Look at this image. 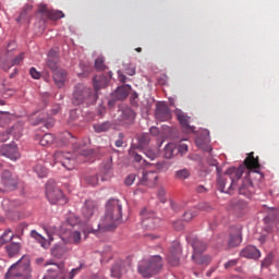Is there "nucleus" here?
I'll list each match as a JSON object with an SVG mask.
<instances>
[{
  "label": "nucleus",
  "instance_id": "bb28decb",
  "mask_svg": "<svg viewBox=\"0 0 279 279\" xmlns=\"http://www.w3.org/2000/svg\"><path fill=\"white\" fill-rule=\"evenodd\" d=\"M193 254L192 256H199L207 251V244L197 238L192 241Z\"/></svg>",
  "mask_w": 279,
  "mask_h": 279
},
{
  "label": "nucleus",
  "instance_id": "412c9836",
  "mask_svg": "<svg viewBox=\"0 0 279 279\" xmlns=\"http://www.w3.org/2000/svg\"><path fill=\"white\" fill-rule=\"evenodd\" d=\"M97 211H98V207L96 205V202H94V201H86L85 205L82 208V214H83L85 220H89L90 217L96 215Z\"/></svg>",
  "mask_w": 279,
  "mask_h": 279
},
{
  "label": "nucleus",
  "instance_id": "603ef678",
  "mask_svg": "<svg viewBox=\"0 0 279 279\" xmlns=\"http://www.w3.org/2000/svg\"><path fill=\"white\" fill-rule=\"evenodd\" d=\"M239 259H230V260H228L226 264H225V268L226 269H230V268H232V267H236L238 266V264H239Z\"/></svg>",
  "mask_w": 279,
  "mask_h": 279
},
{
  "label": "nucleus",
  "instance_id": "a18cd8bd",
  "mask_svg": "<svg viewBox=\"0 0 279 279\" xmlns=\"http://www.w3.org/2000/svg\"><path fill=\"white\" fill-rule=\"evenodd\" d=\"M130 156L134 158L135 162H142L143 165L146 163V160L143 159L142 156L136 153L135 149H130Z\"/></svg>",
  "mask_w": 279,
  "mask_h": 279
},
{
  "label": "nucleus",
  "instance_id": "f704fd0d",
  "mask_svg": "<svg viewBox=\"0 0 279 279\" xmlns=\"http://www.w3.org/2000/svg\"><path fill=\"white\" fill-rule=\"evenodd\" d=\"M150 142V135L149 134H142L137 137V148L145 149V147L148 146Z\"/></svg>",
  "mask_w": 279,
  "mask_h": 279
},
{
  "label": "nucleus",
  "instance_id": "b1692460",
  "mask_svg": "<svg viewBox=\"0 0 279 279\" xmlns=\"http://www.w3.org/2000/svg\"><path fill=\"white\" fill-rule=\"evenodd\" d=\"M47 65L53 72V74L59 69V53L53 49L48 52Z\"/></svg>",
  "mask_w": 279,
  "mask_h": 279
},
{
  "label": "nucleus",
  "instance_id": "774afa93",
  "mask_svg": "<svg viewBox=\"0 0 279 279\" xmlns=\"http://www.w3.org/2000/svg\"><path fill=\"white\" fill-rule=\"evenodd\" d=\"M81 271V268H74L71 270L69 279H74L76 274H78Z\"/></svg>",
  "mask_w": 279,
  "mask_h": 279
},
{
  "label": "nucleus",
  "instance_id": "6e6d98bb",
  "mask_svg": "<svg viewBox=\"0 0 279 279\" xmlns=\"http://www.w3.org/2000/svg\"><path fill=\"white\" fill-rule=\"evenodd\" d=\"M187 149H189V147L186 144H181V145L177 146V154H179V153L181 155L186 154Z\"/></svg>",
  "mask_w": 279,
  "mask_h": 279
},
{
  "label": "nucleus",
  "instance_id": "0eeeda50",
  "mask_svg": "<svg viewBox=\"0 0 279 279\" xmlns=\"http://www.w3.org/2000/svg\"><path fill=\"white\" fill-rule=\"evenodd\" d=\"M53 160L54 165H61V167L68 169V170H73L75 168V155L71 153H62V150H58L57 153L53 154Z\"/></svg>",
  "mask_w": 279,
  "mask_h": 279
},
{
  "label": "nucleus",
  "instance_id": "49530a36",
  "mask_svg": "<svg viewBox=\"0 0 279 279\" xmlns=\"http://www.w3.org/2000/svg\"><path fill=\"white\" fill-rule=\"evenodd\" d=\"M156 169L159 172H167V170L170 169V165L167 161H161V162L156 165Z\"/></svg>",
  "mask_w": 279,
  "mask_h": 279
},
{
  "label": "nucleus",
  "instance_id": "ddd939ff",
  "mask_svg": "<svg viewBox=\"0 0 279 279\" xmlns=\"http://www.w3.org/2000/svg\"><path fill=\"white\" fill-rule=\"evenodd\" d=\"M136 112L130 107H123L118 110V119L124 125H131L135 121Z\"/></svg>",
  "mask_w": 279,
  "mask_h": 279
},
{
  "label": "nucleus",
  "instance_id": "5fc2aeb1",
  "mask_svg": "<svg viewBox=\"0 0 279 279\" xmlns=\"http://www.w3.org/2000/svg\"><path fill=\"white\" fill-rule=\"evenodd\" d=\"M33 7H31L29 4H26V7L24 8V10L22 11V13L20 14V17L17 19V22L22 21L23 19H25L27 11H32Z\"/></svg>",
  "mask_w": 279,
  "mask_h": 279
},
{
  "label": "nucleus",
  "instance_id": "9b49d317",
  "mask_svg": "<svg viewBox=\"0 0 279 279\" xmlns=\"http://www.w3.org/2000/svg\"><path fill=\"white\" fill-rule=\"evenodd\" d=\"M47 266H51V268L48 269L43 279H57L58 277L63 276L65 269L64 264H56L50 259L45 264V267Z\"/></svg>",
  "mask_w": 279,
  "mask_h": 279
},
{
  "label": "nucleus",
  "instance_id": "09e8293b",
  "mask_svg": "<svg viewBox=\"0 0 279 279\" xmlns=\"http://www.w3.org/2000/svg\"><path fill=\"white\" fill-rule=\"evenodd\" d=\"M86 183L89 184V185H93V186L99 184V175L87 177Z\"/></svg>",
  "mask_w": 279,
  "mask_h": 279
},
{
  "label": "nucleus",
  "instance_id": "58836bf2",
  "mask_svg": "<svg viewBox=\"0 0 279 279\" xmlns=\"http://www.w3.org/2000/svg\"><path fill=\"white\" fill-rule=\"evenodd\" d=\"M191 178V170L189 169H180L174 172V179L177 180H186Z\"/></svg>",
  "mask_w": 279,
  "mask_h": 279
},
{
  "label": "nucleus",
  "instance_id": "4be33fe9",
  "mask_svg": "<svg viewBox=\"0 0 279 279\" xmlns=\"http://www.w3.org/2000/svg\"><path fill=\"white\" fill-rule=\"evenodd\" d=\"M265 223L268 225L270 228H274L279 222V211L277 208H269L267 211V216L264 219Z\"/></svg>",
  "mask_w": 279,
  "mask_h": 279
},
{
  "label": "nucleus",
  "instance_id": "f3484780",
  "mask_svg": "<svg viewBox=\"0 0 279 279\" xmlns=\"http://www.w3.org/2000/svg\"><path fill=\"white\" fill-rule=\"evenodd\" d=\"M155 118L161 122L170 121V119L172 118V114L170 112V108L168 107V105L163 102L157 104Z\"/></svg>",
  "mask_w": 279,
  "mask_h": 279
},
{
  "label": "nucleus",
  "instance_id": "423d86ee",
  "mask_svg": "<svg viewBox=\"0 0 279 279\" xmlns=\"http://www.w3.org/2000/svg\"><path fill=\"white\" fill-rule=\"evenodd\" d=\"M46 196L50 204H60L65 205L66 204V197L63 195V192L60 190L59 186L54 184V182L49 181L46 185Z\"/></svg>",
  "mask_w": 279,
  "mask_h": 279
},
{
  "label": "nucleus",
  "instance_id": "0e129e2a",
  "mask_svg": "<svg viewBox=\"0 0 279 279\" xmlns=\"http://www.w3.org/2000/svg\"><path fill=\"white\" fill-rule=\"evenodd\" d=\"M38 11H39V13H47L49 16L50 11L48 10L47 4H39Z\"/></svg>",
  "mask_w": 279,
  "mask_h": 279
},
{
  "label": "nucleus",
  "instance_id": "052dcab7",
  "mask_svg": "<svg viewBox=\"0 0 279 279\" xmlns=\"http://www.w3.org/2000/svg\"><path fill=\"white\" fill-rule=\"evenodd\" d=\"M125 74L133 76L136 74V68L135 66H126L125 68Z\"/></svg>",
  "mask_w": 279,
  "mask_h": 279
},
{
  "label": "nucleus",
  "instance_id": "69168bd1",
  "mask_svg": "<svg viewBox=\"0 0 279 279\" xmlns=\"http://www.w3.org/2000/svg\"><path fill=\"white\" fill-rule=\"evenodd\" d=\"M158 195H159V197H161L160 201L162 202V204H165V202H166V197H165L166 196V190H163V187H161L159 190Z\"/></svg>",
  "mask_w": 279,
  "mask_h": 279
},
{
  "label": "nucleus",
  "instance_id": "c85d7f7f",
  "mask_svg": "<svg viewBox=\"0 0 279 279\" xmlns=\"http://www.w3.org/2000/svg\"><path fill=\"white\" fill-rule=\"evenodd\" d=\"M35 140L39 141L40 146L47 147L54 143V135L51 133L44 134L43 137H40V135H35Z\"/></svg>",
  "mask_w": 279,
  "mask_h": 279
},
{
  "label": "nucleus",
  "instance_id": "ea45409f",
  "mask_svg": "<svg viewBox=\"0 0 279 279\" xmlns=\"http://www.w3.org/2000/svg\"><path fill=\"white\" fill-rule=\"evenodd\" d=\"M75 137L70 132H64L61 138V143L63 146H69L70 144H74Z\"/></svg>",
  "mask_w": 279,
  "mask_h": 279
},
{
  "label": "nucleus",
  "instance_id": "de8ad7c7",
  "mask_svg": "<svg viewBox=\"0 0 279 279\" xmlns=\"http://www.w3.org/2000/svg\"><path fill=\"white\" fill-rule=\"evenodd\" d=\"M105 60L104 57H98L95 61V66L98 71H104L106 69V65L104 64Z\"/></svg>",
  "mask_w": 279,
  "mask_h": 279
},
{
  "label": "nucleus",
  "instance_id": "2eb2a0df",
  "mask_svg": "<svg viewBox=\"0 0 279 279\" xmlns=\"http://www.w3.org/2000/svg\"><path fill=\"white\" fill-rule=\"evenodd\" d=\"M255 172H248V174L244 178V180L242 181V184L239 189V193L241 195L246 196V198H251L252 194H254L255 192V187L252 184V174H254Z\"/></svg>",
  "mask_w": 279,
  "mask_h": 279
},
{
  "label": "nucleus",
  "instance_id": "e2e57ef3",
  "mask_svg": "<svg viewBox=\"0 0 279 279\" xmlns=\"http://www.w3.org/2000/svg\"><path fill=\"white\" fill-rule=\"evenodd\" d=\"M118 80L120 82H122V84H125V82L128 80L126 76L124 75V73L121 70L118 71Z\"/></svg>",
  "mask_w": 279,
  "mask_h": 279
},
{
  "label": "nucleus",
  "instance_id": "13d9d810",
  "mask_svg": "<svg viewBox=\"0 0 279 279\" xmlns=\"http://www.w3.org/2000/svg\"><path fill=\"white\" fill-rule=\"evenodd\" d=\"M124 134L123 133H119V138L116 141V147H123L124 144Z\"/></svg>",
  "mask_w": 279,
  "mask_h": 279
},
{
  "label": "nucleus",
  "instance_id": "680f3d73",
  "mask_svg": "<svg viewBox=\"0 0 279 279\" xmlns=\"http://www.w3.org/2000/svg\"><path fill=\"white\" fill-rule=\"evenodd\" d=\"M22 130L21 125L19 123L14 124V126L11 128L10 130V134H17L20 133Z\"/></svg>",
  "mask_w": 279,
  "mask_h": 279
},
{
  "label": "nucleus",
  "instance_id": "5701e85b",
  "mask_svg": "<svg viewBox=\"0 0 279 279\" xmlns=\"http://www.w3.org/2000/svg\"><path fill=\"white\" fill-rule=\"evenodd\" d=\"M240 256L251 258L253 260H258L260 257V252L255 246H246L245 248L241 250Z\"/></svg>",
  "mask_w": 279,
  "mask_h": 279
},
{
  "label": "nucleus",
  "instance_id": "864d4df0",
  "mask_svg": "<svg viewBox=\"0 0 279 279\" xmlns=\"http://www.w3.org/2000/svg\"><path fill=\"white\" fill-rule=\"evenodd\" d=\"M29 73H31L32 78H34V80H39L41 77V73L38 72L36 70V68H34V66L31 68Z\"/></svg>",
  "mask_w": 279,
  "mask_h": 279
},
{
  "label": "nucleus",
  "instance_id": "e433bc0d",
  "mask_svg": "<svg viewBox=\"0 0 279 279\" xmlns=\"http://www.w3.org/2000/svg\"><path fill=\"white\" fill-rule=\"evenodd\" d=\"M14 239V232L11 229H7L0 236V246L4 245V243L11 242Z\"/></svg>",
  "mask_w": 279,
  "mask_h": 279
},
{
  "label": "nucleus",
  "instance_id": "9d476101",
  "mask_svg": "<svg viewBox=\"0 0 279 279\" xmlns=\"http://www.w3.org/2000/svg\"><path fill=\"white\" fill-rule=\"evenodd\" d=\"M24 58H25V52H20L19 56L13 58L11 52L8 51L5 59L3 58L0 59V66L4 71H10L12 66L21 64Z\"/></svg>",
  "mask_w": 279,
  "mask_h": 279
},
{
  "label": "nucleus",
  "instance_id": "79ce46f5",
  "mask_svg": "<svg viewBox=\"0 0 279 279\" xmlns=\"http://www.w3.org/2000/svg\"><path fill=\"white\" fill-rule=\"evenodd\" d=\"M111 175V165H106L101 170V182H106Z\"/></svg>",
  "mask_w": 279,
  "mask_h": 279
},
{
  "label": "nucleus",
  "instance_id": "6ab92c4d",
  "mask_svg": "<svg viewBox=\"0 0 279 279\" xmlns=\"http://www.w3.org/2000/svg\"><path fill=\"white\" fill-rule=\"evenodd\" d=\"M158 180V172L150 170V171H143L142 178L140 180V184L147 185V186H154L156 185Z\"/></svg>",
  "mask_w": 279,
  "mask_h": 279
},
{
  "label": "nucleus",
  "instance_id": "393cba45",
  "mask_svg": "<svg viewBox=\"0 0 279 279\" xmlns=\"http://www.w3.org/2000/svg\"><path fill=\"white\" fill-rule=\"evenodd\" d=\"M131 90L132 87L130 85H123L118 87L117 90H114L112 94L113 100H125L130 95Z\"/></svg>",
  "mask_w": 279,
  "mask_h": 279
},
{
  "label": "nucleus",
  "instance_id": "f03ea898",
  "mask_svg": "<svg viewBox=\"0 0 279 279\" xmlns=\"http://www.w3.org/2000/svg\"><path fill=\"white\" fill-rule=\"evenodd\" d=\"M122 220V205L118 198H110L106 205L105 217L100 219L97 230L112 231Z\"/></svg>",
  "mask_w": 279,
  "mask_h": 279
},
{
  "label": "nucleus",
  "instance_id": "20e7f679",
  "mask_svg": "<svg viewBox=\"0 0 279 279\" xmlns=\"http://www.w3.org/2000/svg\"><path fill=\"white\" fill-rule=\"evenodd\" d=\"M98 99L97 94L92 93V88L84 85V83H78L72 93V105H93Z\"/></svg>",
  "mask_w": 279,
  "mask_h": 279
},
{
  "label": "nucleus",
  "instance_id": "7ed1b4c3",
  "mask_svg": "<svg viewBox=\"0 0 279 279\" xmlns=\"http://www.w3.org/2000/svg\"><path fill=\"white\" fill-rule=\"evenodd\" d=\"M33 268L29 257L23 255L21 259L11 265L5 274L4 279H32Z\"/></svg>",
  "mask_w": 279,
  "mask_h": 279
},
{
  "label": "nucleus",
  "instance_id": "7c9ffc66",
  "mask_svg": "<svg viewBox=\"0 0 279 279\" xmlns=\"http://www.w3.org/2000/svg\"><path fill=\"white\" fill-rule=\"evenodd\" d=\"M174 155H178V146L173 143L167 144L163 149V156L167 159H171L174 157Z\"/></svg>",
  "mask_w": 279,
  "mask_h": 279
},
{
  "label": "nucleus",
  "instance_id": "cd10ccee",
  "mask_svg": "<svg viewBox=\"0 0 279 279\" xmlns=\"http://www.w3.org/2000/svg\"><path fill=\"white\" fill-rule=\"evenodd\" d=\"M109 84L108 77L104 75H96L93 77V86L96 93L102 88H106Z\"/></svg>",
  "mask_w": 279,
  "mask_h": 279
},
{
  "label": "nucleus",
  "instance_id": "338daca9",
  "mask_svg": "<svg viewBox=\"0 0 279 279\" xmlns=\"http://www.w3.org/2000/svg\"><path fill=\"white\" fill-rule=\"evenodd\" d=\"M78 118V113H77V110L76 109H73L71 112H70V119L71 121H75V119Z\"/></svg>",
  "mask_w": 279,
  "mask_h": 279
},
{
  "label": "nucleus",
  "instance_id": "a878e982",
  "mask_svg": "<svg viewBox=\"0 0 279 279\" xmlns=\"http://www.w3.org/2000/svg\"><path fill=\"white\" fill-rule=\"evenodd\" d=\"M66 80H68L66 71L58 68V70L53 73V81L58 86V88H63Z\"/></svg>",
  "mask_w": 279,
  "mask_h": 279
},
{
  "label": "nucleus",
  "instance_id": "c9c22d12",
  "mask_svg": "<svg viewBox=\"0 0 279 279\" xmlns=\"http://www.w3.org/2000/svg\"><path fill=\"white\" fill-rule=\"evenodd\" d=\"M21 251V244L20 243H10L7 245V253L10 257L16 256V254Z\"/></svg>",
  "mask_w": 279,
  "mask_h": 279
},
{
  "label": "nucleus",
  "instance_id": "4d7b16f0",
  "mask_svg": "<svg viewBox=\"0 0 279 279\" xmlns=\"http://www.w3.org/2000/svg\"><path fill=\"white\" fill-rule=\"evenodd\" d=\"M145 154H146V157H148L151 160L157 158V151L154 149H146Z\"/></svg>",
  "mask_w": 279,
  "mask_h": 279
},
{
  "label": "nucleus",
  "instance_id": "a211bd4d",
  "mask_svg": "<svg viewBox=\"0 0 279 279\" xmlns=\"http://www.w3.org/2000/svg\"><path fill=\"white\" fill-rule=\"evenodd\" d=\"M211 207L207 203H202L198 207H192L183 214L184 221H191L199 215V210L209 211Z\"/></svg>",
  "mask_w": 279,
  "mask_h": 279
},
{
  "label": "nucleus",
  "instance_id": "bf43d9fd",
  "mask_svg": "<svg viewBox=\"0 0 279 279\" xmlns=\"http://www.w3.org/2000/svg\"><path fill=\"white\" fill-rule=\"evenodd\" d=\"M98 229H95L93 226H87L83 228V232L85 235L89 234V232L96 233Z\"/></svg>",
  "mask_w": 279,
  "mask_h": 279
},
{
  "label": "nucleus",
  "instance_id": "37998d69",
  "mask_svg": "<svg viewBox=\"0 0 279 279\" xmlns=\"http://www.w3.org/2000/svg\"><path fill=\"white\" fill-rule=\"evenodd\" d=\"M65 16L64 13H62V11L56 10V11H49L48 12V17L51 21H59V19H63Z\"/></svg>",
  "mask_w": 279,
  "mask_h": 279
},
{
  "label": "nucleus",
  "instance_id": "8fccbe9b",
  "mask_svg": "<svg viewBox=\"0 0 279 279\" xmlns=\"http://www.w3.org/2000/svg\"><path fill=\"white\" fill-rule=\"evenodd\" d=\"M130 101H131V105L134 106V107L140 106V104H138V94L136 92L131 94Z\"/></svg>",
  "mask_w": 279,
  "mask_h": 279
},
{
  "label": "nucleus",
  "instance_id": "6e6552de",
  "mask_svg": "<svg viewBox=\"0 0 279 279\" xmlns=\"http://www.w3.org/2000/svg\"><path fill=\"white\" fill-rule=\"evenodd\" d=\"M142 226L147 230H154L158 225H160V218L151 210L144 208L141 211Z\"/></svg>",
  "mask_w": 279,
  "mask_h": 279
},
{
  "label": "nucleus",
  "instance_id": "4468645a",
  "mask_svg": "<svg viewBox=\"0 0 279 279\" xmlns=\"http://www.w3.org/2000/svg\"><path fill=\"white\" fill-rule=\"evenodd\" d=\"M242 242V227H231L229 231V240L228 246L229 247H236Z\"/></svg>",
  "mask_w": 279,
  "mask_h": 279
},
{
  "label": "nucleus",
  "instance_id": "dca6fc26",
  "mask_svg": "<svg viewBox=\"0 0 279 279\" xmlns=\"http://www.w3.org/2000/svg\"><path fill=\"white\" fill-rule=\"evenodd\" d=\"M0 154L11 160H17L21 157V154L17 150V145L15 143L2 145Z\"/></svg>",
  "mask_w": 279,
  "mask_h": 279
},
{
  "label": "nucleus",
  "instance_id": "a19ab883",
  "mask_svg": "<svg viewBox=\"0 0 279 279\" xmlns=\"http://www.w3.org/2000/svg\"><path fill=\"white\" fill-rule=\"evenodd\" d=\"M35 173H37L39 178H47L49 170L43 165H37L35 166Z\"/></svg>",
  "mask_w": 279,
  "mask_h": 279
},
{
  "label": "nucleus",
  "instance_id": "c03bdc74",
  "mask_svg": "<svg viewBox=\"0 0 279 279\" xmlns=\"http://www.w3.org/2000/svg\"><path fill=\"white\" fill-rule=\"evenodd\" d=\"M63 253H65V250L61 246H54L51 248V255L56 258H61Z\"/></svg>",
  "mask_w": 279,
  "mask_h": 279
},
{
  "label": "nucleus",
  "instance_id": "3c124183",
  "mask_svg": "<svg viewBox=\"0 0 279 279\" xmlns=\"http://www.w3.org/2000/svg\"><path fill=\"white\" fill-rule=\"evenodd\" d=\"M136 180V174L135 173H132V174H129L126 178H125V185L128 186H131L133 185L134 181Z\"/></svg>",
  "mask_w": 279,
  "mask_h": 279
},
{
  "label": "nucleus",
  "instance_id": "39448f33",
  "mask_svg": "<svg viewBox=\"0 0 279 279\" xmlns=\"http://www.w3.org/2000/svg\"><path fill=\"white\" fill-rule=\"evenodd\" d=\"M162 268V257L160 255H155L149 259L140 260L137 266V271L144 278H149L155 276Z\"/></svg>",
  "mask_w": 279,
  "mask_h": 279
},
{
  "label": "nucleus",
  "instance_id": "72a5a7b5",
  "mask_svg": "<svg viewBox=\"0 0 279 279\" xmlns=\"http://www.w3.org/2000/svg\"><path fill=\"white\" fill-rule=\"evenodd\" d=\"M123 267H125V263H123L122 260L120 263H116L111 268V277L121 278Z\"/></svg>",
  "mask_w": 279,
  "mask_h": 279
},
{
  "label": "nucleus",
  "instance_id": "2f4dec72",
  "mask_svg": "<svg viewBox=\"0 0 279 279\" xmlns=\"http://www.w3.org/2000/svg\"><path fill=\"white\" fill-rule=\"evenodd\" d=\"M112 128V122H102L93 124V129L96 133H107Z\"/></svg>",
  "mask_w": 279,
  "mask_h": 279
},
{
  "label": "nucleus",
  "instance_id": "473e14b6",
  "mask_svg": "<svg viewBox=\"0 0 279 279\" xmlns=\"http://www.w3.org/2000/svg\"><path fill=\"white\" fill-rule=\"evenodd\" d=\"M31 236L39 242L40 246L44 248H48L50 246V242L46 238L43 236V234L38 233L37 231H31Z\"/></svg>",
  "mask_w": 279,
  "mask_h": 279
},
{
  "label": "nucleus",
  "instance_id": "1a4fd4ad",
  "mask_svg": "<svg viewBox=\"0 0 279 279\" xmlns=\"http://www.w3.org/2000/svg\"><path fill=\"white\" fill-rule=\"evenodd\" d=\"M182 254L181 244L178 241L171 243L169 252L167 253V262L172 267H178L180 264V256Z\"/></svg>",
  "mask_w": 279,
  "mask_h": 279
},
{
  "label": "nucleus",
  "instance_id": "f257e3e1",
  "mask_svg": "<svg viewBox=\"0 0 279 279\" xmlns=\"http://www.w3.org/2000/svg\"><path fill=\"white\" fill-rule=\"evenodd\" d=\"M247 169V175L250 173H259L260 163L258 156L255 158L254 153H250L245 160L244 165L238 167H231L226 171L225 175H220L217 180L218 189L221 193L230 194L231 190L236 185V180H240Z\"/></svg>",
  "mask_w": 279,
  "mask_h": 279
},
{
  "label": "nucleus",
  "instance_id": "f8f14e48",
  "mask_svg": "<svg viewBox=\"0 0 279 279\" xmlns=\"http://www.w3.org/2000/svg\"><path fill=\"white\" fill-rule=\"evenodd\" d=\"M1 183L5 186L7 191H14L17 189V175H13L11 171L4 170L1 175Z\"/></svg>",
  "mask_w": 279,
  "mask_h": 279
},
{
  "label": "nucleus",
  "instance_id": "aec40b11",
  "mask_svg": "<svg viewBox=\"0 0 279 279\" xmlns=\"http://www.w3.org/2000/svg\"><path fill=\"white\" fill-rule=\"evenodd\" d=\"M175 116L179 120L180 125L183 129V132L185 133H194L195 132V126L190 125V117H187L186 113L182 111H175Z\"/></svg>",
  "mask_w": 279,
  "mask_h": 279
},
{
  "label": "nucleus",
  "instance_id": "c756f323",
  "mask_svg": "<svg viewBox=\"0 0 279 279\" xmlns=\"http://www.w3.org/2000/svg\"><path fill=\"white\" fill-rule=\"evenodd\" d=\"M192 260L201 266H208L211 262L210 255H204L203 253L197 255H192Z\"/></svg>",
  "mask_w": 279,
  "mask_h": 279
},
{
  "label": "nucleus",
  "instance_id": "4c0bfd02",
  "mask_svg": "<svg viewBox=\"0 0 279 279\" xmlns=\"http://www.w3.org/2000/svg\"><path fill=\"white\" fill-rule=\"evenodd\" d=\"M82 241V233L78 231H74L70 233V238L65 240L68 243H74L75 245H80Z\"/></svg>",
  "mask_w": 279,
  "mask_h": 279
}]
</instances>
